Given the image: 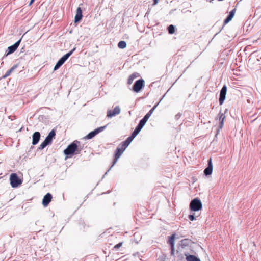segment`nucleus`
<instances>
[{"mask_svg":"<svg viewBox=\"0 0 261 261\" xmlns=\"http://www.w3.org/2000/svg\"><path fill=\"white\" fill-rule=\"evenodd\" d=\"M79 142L74 141L70 145H69L67 148L64 150V153L67 155H73L74 153L78 154L80 152V150L78 151V146L77 143Z\"/></svg>","mask_w":261,"mask_h":261,"instance_id":"nucleus-1","label":"nucleus"},{"mask_svg":"<svg viewBox=\"0 0 261 261\" xmlns=\"http://www.w3.org/2000/svg\"><path fill=\"white\" fill-rule=\"evenodd\" d=\"M129 145L125 143V141H123L120 144V147H118L115 151V158L112 164V166L117 162L118 159L120 158L121 154L123 153L124 150Z\"/></svg>","mask_w":261,"mask_h":261,"instance_id":"nucleus-2","label":"nucleus"},{"mask_svg":"<svg viewBox=\"0 0 261 261\" xmlns=\"http://www.w3.org/2000/svg\"><path fill=\"white\" fill-rule=\"evenodd\" d=\"M75 48H73L70 50L69 53L64 55L57 63L55 66L54 70H56L58 69L66 61V60L72 54Z\"/></svg>","mask_w":261,"mask_h":261,"instance_id":"nucleus-3","label":"nucleus"},{"mask_svg":"<svg viewBox=\"0 0 261 261\" xmlns=\"http://www.w3.org/2000/svg\"><path fill=\"white\" fill-rule=\"evenodd\" d=\"M202 206L201 201L198 199L195 198L191 201L190 204V208L193 211H198L201 209Z\"/></svg>","mask_w":261,"mask_h":261,"instance_id":"nucleus-4","label":"nucleus"},{"mask_svg":"<svg viewBox=\"0 0 261 261\" xmlns=\"http://www.w3.org/2000/svg\"><path fill=\"white\" fill-rule=\"evenodd\" d=\"M10 184L13 188H16L21 184L22 181L16 173H12L10 177Z\"/></svg>","mask_w":261,"mask_h":261,"instance_id":"nucleus-5","label":"nucleus"},{"mask_svg":"<svg viewBox=\"0 0 261 261\" xmlns=\"http://www.w3.org/2000/svg\"><path fill=\"white\" fill-rule=\"evenodd\" d=\"M144 81L142 79L138 80L135 82L133 90L135 92H139L144 86Z\"/></svg>","mask_w":261,"mask_h":261,"instance_id":"nucleus-6","label":"nucleus"},{"mask_svg":"<svg viewBox=\"0 0 261 261\" xmlns=\"http://www.w3.org/2000/svg\"><path fill=\"white\" fill-rule=\"evenodd\" d=\"M156 106H154L143 117L142 119H141L139 123V125H140L141 127H143L146 122L147 121L148 119L151 116V115L152 114L153 112L154 111Z\"/></svg>","mask_w":261,"mask_h":261,"instance_id":"nucleus-7","label":"nucleus"},{"mask_svg":"<svg viewBox=\"0 0 261 261\" xmlns=\"http://www.w3.org/2000/svg\"><path fill=\"white\" fill-rule=\"evenodd\" d=\"M142 128V127L138 125L133 132L131 136L127 138V139L125 140V143L127 144H129L133 139L138 134Z\"/></svg>","mask_w":261,"mask_h":261,"instance_id":"nucleus-8","label":"nucleus"},{"mask_svg":"<svg viewBox=\"0 0 261 261\" xmlns=\"http://www.w3.org/2000/svg\"><path fill=\"white\" fill-rule=\"evenodd\" d=\"M105 128V126L104 127H100L96 129H95L93 131L89 133L87 136L85 137V138L86 139H90L93 138L95 136H96L97 134H98L99 133L102 131L104 128Z\"/></svg>","mask_w":261,"mask_h":261,"instance_id":"nucleus-9","label":"nucleus"},{"mask_svg":"<svg viewBox=\"0 0 261 261\" xmlns=\"http://www.w3.org/2000/svg\"><path fill=\"white\" fill-rule=\"evenodd\" d=\"M227 92V87L226 85H224L220 91V97H219V103L220 105H222L225 99V96Z\"/></svg>","mask_w":261,"mask_h":261,"instance_id":"nucleus-10","label":"nucleus"},{"mask_svg":"<svg viewBox=\"0 0 261 261\" xmlns=\"http://www.w3.org/2000/svg\"><path fill=\"white\" fill-rule=\"evenodd\" d=\"M120 113V109L119 107L116 106L113 111L109 110L107 112V116L109 118H111Z\"/></svg>","mask_w":261,"mask_h":261,"instance_id":"nucleus-11","label":"nucleus"},{"mask_svg":"<svg viewBox=\"0 0 261 261\" xmlns=\"http://www.w3.org/2000/svg\"><path fill=\"white\" fill-rule=\"evenodd\" d=\"M52 199V195L50 193L46 194L42 200V204L44 206H47Z\"/></svg>","mask_w":261,"mask_h":261,"instance_id":"nucleus-12","label":"nucleus"},{"mask_svg":"<svg viewBox=\"0 0 261 261\" xmlns=\"http://www.w3.org/2000/svg\"><path fill=\"white\" fill-rule=\"evenodd\" d=\"M213 171V165L212 163V159L210 158L208 162V166L206 168L204 171V174L205 175H211Z\"/></svg>","mask_w":261,"mask_h":261,"instance_id":"nucleus-13","label":"nucleus"},{"mask_svg":"<svg viewBox=\"0 0 261 261\" xmlns=\"http://www.w3.org/2000/svg\"><path fill=\"white\" fill-rule=\"evenodd\" d=\"M82 11L80 7H78L76 9V15L74 18V22L75 23L79 22L82 18Z\"/></svg>","mask_w":261,"mask_h":261,"instance_id":"nucleus-14","label":"nucleus"},{"mask_svg":"<svg viewBox=\"0 0 261 261\" xmlns=\"http://www.w3.org/2000/svg\"><path fill=\"white\" fill-rule=\"evenodd\" d=\"M20 42V40L17 41L15 43H14L13 45L9 46L8 48V53L7 54H10L14 53L18 48Z\"/></svg>","mask_w":261,"mask_h":261,"instance_id":"nucleus-15","label":"nucleus"},{"mask_svg":"<svg viewBox=\"0 0 261 261\" xmlns=\"http://www.w3.org/2000/svg\"><path fill=\"white\" fill-rule=\"evenodd\" d=\"M40 138V134L38 132H35L33 135V140H32V144L36 145L37 144Z\"/></svg>","mask_w":261,"mask_h":261,"instance_id":"nucleus-16","label":"nucleus"},{"mask_svg":"<svg viewBox=\"0 0 261 261\" xmlns=\"http://www.w3.org/2000/svg\"><path fill=\"white\" fill-rule=\"evenodd\" d=\"M236 13V9H233L230 12L229 14L225 19L224 21V24L225 25L230 21L234 16Z\"/></svg>","mask_w":261,"mask_h":261,"instance_id":"nucleus-17","label":"nucleus"},{"mask_svg":"<svg viewBox=\"0 0 261 261\" xmlns=\"http://www.w3.org/2000/svg\"><path fill=\"white\" fill-rule=\"evenodd\" d=\"M236 13V9H233L230 12L229 14L225 19L224 21V24L225 25L230 21L234 16Z\"/></svg>","mask_w":261,"mask_h":261,"instance_id":"nucleus-18","label":"nucleus"},{"mask_svg":"<svg viewBox=\"0 0 261 261\" xmlns=\"http://www.w3.org/2000/svg\"><path fill=\"white\" fill-rule=\"evenodd\" d=\"M55 131L54 129H53L49 132V133L48 134V135L45 139L47 140L49 144H51L52 142L53 139L55 137Z\"/></svg>","mask_w":261,"mask_h":261,"instance_id":"nucleus-19","label":"nucleus"},{"mask_svg":"<svg viewBox=\"0 0 261 261\" xmlns=\"http://www.w3.org/2000/svg\"><path fill=\"white\" fill-rule=\"evenodd\" d=\"M225 118V115L220 112L219 113V120L220 121V127L221 128L223 126L224 120Z\"/></svg>","mask_w":261,"mask_h":261,"instance_id":"nucleus-20","label":"nucleus"},{"mask_svg":"<svg viewBox=\"0 0 261 261\" xmlns=\"http://www.w3.org/2000/svg\"><path fill=\"white\" fill-rule=\"evenodd\" d=\"M17 65H15L13 67H12L9 70H8L6 73L3 75V78H6L9 76L11 73L17 67Z\"/></svg>","mask_w":261,"mask_h":261,"instance_id":"nucleus-21","label":"nucleus"},{"mask_svg":"<svg viewBox=\"0 0 261 261\" xmlns=\"http://www.w3.org/2000/svg\"><path fill=\"white\" fill-rule=\"evenodd\" d=\"M175 234H173L169 237L168 243L170 246H174L175 244Z\"/></svg>","mask_w":261,"mask_h":261,"instance_id":"nucleus-22","label":"nucleus"},{"mask_svg":"<svg viewBox=\"0 0 261 261\" xmlns=\"http://www.w3.org/2000/svg\"><path fill=\"white\" fill-rule=\"evenodd\" d=\"M186 259L187 261H200L199 258L192 255L187 256Z\"/></svg>","mask_w":261,"mask_h":261,"instance_id":"nucleus-23","label":"nucleus"},{"mask_svg":"<svg viewBox=\"0 0 261 261\" xmlns=\"http://www.w3.org/2000/svg\"><path fill=\"white\" fill-rule=\"evenodd\" d=\"M137 73H133L129 76L127 81L128 84L130 85L133 82L134 80L137 77Z\"/></svg>","mask_w":261,"mask_h":261,"instance_id":"nucleus-24","label":"nucleus"},{"mask_svg":"<svg viewBox=\"0 0 261 261\" xmlns=\"http://www.w3.org/2000/svg\"><path fill=\"white\" fill-rule=\"evenodd\" d=\"M49 144V143L47 142L45 139L44 140L43 142L39 145L38 149L40 150H42L47 145Z\"/></svg>","mask_w":261,"mask_h":261,"instance_id":"nucleus-25","label":"nucleus"},{"mask_svg":"<svg viewBox=\"0 0 261 261\" xmlns=\"http://www.w3.org/2000/svg\"><path fill=\"white\" fill-rule=\"evenodd\" d=\"M118 46L120 48H124L126 47V43L124 41H121L118 43Z\"/></svg>","mask_w":261,"mask_h":261,"instance_id":"nucleus-26","label":"nucleus"},{"mask_svg":"<svg viewBox=\"0 0 261 261\" xmlns=\"http://www.w3.org/2000/svg\"><path fill=\"white\" fill-rule=\"evenodd\" d=\"M168 31L169 34H172L175 32V27L173 25H170L168 28Z\"/></svg>","mask_w":261,"mask_h":261,"instance_id":"nucleus-27","label":"nucleus"},{"mask_svg":"<svg viewBox=\"0 0 261 261\" xmlns=\"http://www.w3.org/2000/svg\"><path fill=\"white\" fill-rule=\"evenodd\" d=\"M255 59H256L258 62H259V60L256 58L255 55H252L249 59V62L250 63H253Z\"/></svg>","mask_w":261,"mask_h":261,"instance_id":"nucleus-28","label":"nucleus"},{"mask_svg":"<svg viewBox=\"0 0 261 261\" xmlns=\"http://www.w3.org/2000/svg\"><path fill=\"white\" fill-rule=\"evenodd\" d=\"M171 247V255L173 256V257H175V248L174 246H170Z\"/></svg>","mask_w":261,"mask_h":261,"instance_id":"nucleus-29","label":"nucleus"},{"mask_svg":"<svg viewBox=\"0 0 261 261\" xmlns=\"http://www.w3.org/2000/svg\"><path fill=\"white\" fill-rule=\"evenodd\" d=\"M122 244H123V242H120V243L116 244V245L114 246V249H118L119 247L122 246Z\"/></svg>","mask_w":261,"mask_h":261,"instance_id":"nucleus-30","label":"nucleus"},{"mask_svg":"<svg viewBox=\"0 0 261 261\" xmlns=\"http://www.w3.org/2000/svg\"><path fill=\"white\" fill-rule=\"evenodd\" d=\"M176 254H177V258H178V259L181 260L183 258L182 255L181 253H179L178 250L176 251Z\"/></svg>","mask_w":261,"mask_h":261,"instance_id":"nucleus-31","label":"nucleus"},{"mask_svg":"<svg viewBox=\"0 0 261 261\" xmlns=\"http://www.w3.org/2000/svg\"><path fill=\"white\" fill-rule=\"evenodd\" d=\"M189 217V219L191 221H194V220L195 219V217H194V215H189V217Z\"/></svg>","mask_w":261,"mask_h":261,"instance_id":"nucleus-32","label":"nucleus"},{"mask_svg":"<svg viewBox=\"0 0 261 261\" xmlns=\"http://www.w3.org/2000/svg\"><path fill=\"white\" fill-rule=\"evenodd\" d=\"M158 3V0H153V4L156 5Z\"/></svg>","mask_w":261,"mask_h":261,"instance_id":"nucleus-33","label":"nucleus"},{"mask_svg":"<svg viewBox=\"0 0 261 261\" xmlns=\"http://www.w3.org/2000/svg\"><path fill=\"white\" fill-rule=\"evenodd\" d=\"M34 2V0H31L30 3H29V6L31 5Z\"/></svg>","mask_w":261,"mask_h":261,"instance_id":"nucleus-34","label":"nucleus"},{"mask_svg":"<svg viewBox=\"0 0 261 261\" xmlns=\"http://www.w3.org/2000/svg\"><path fill=\"white\" fill-rule=\"evenodd\" d=\"M253 245H254V246H255V244L254 242L253 243Z\"/></svg>","mask_w":261,"mask_h":261,"instance_id":"nucleus-35","label":"nucleus"}]
</instances>
